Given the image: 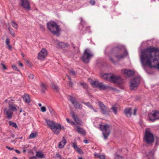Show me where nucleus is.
I'll use <instances>...</instances> for the list:
<instances>
[{
    "label": "nucleus",
    "instance_id": "nucleus-1",
    "mask_svg": "<svg viewBox=\"0 0 159 159\" xmlns=\"http://www.w3.org/2000/svg\"><path fill=\"white\" fill-rule=\"evenodd\" d=\"M113 52L116 54L115 57L116 58L119 59L124 58L128 55L127 50L125 49L124 46L121 45L114 48Z\"/></svg>",
    "mask_w": 159,
    "mask_h": 159
},
{
    "label": "nucleus",
    "instance_id": "nucleus-2",
    "mask_svg": "<svg viewBox=\"0 0 159 159\" xmlns=\"http://www.w3.org/2000/svg\"><path fill=\"white\" fill-rule=\"evenodd\" d=\"M102 78L106 80L113 83L121 84L123 82V79L120 76L112 75L111 74H105L102 76Z\"/></svg>",
    "mask_w": 159,
    "mask_h": 159
},
{
    "label": "nucleus",
    "instance_id": "nucleus-3",
    "mask_svg": "<svg viewBox=\"0 0 159 159\" xmlns=\"http://www.w3.org/2000/svg\"><path fill=\"white\" fill-rule=\"evenodd\" d=\"M47 125L52 129V131L56 134H58L60 132L61 129H63L64 127H61V125L58 124H56L53 121L48 120H45Z\"/></svg>",
    "mask_w": 159,
    "mask_h": 159
},
{
    "label": "nucleus",
    "instance_id": "nucleus-4",
    "mask_svg": "<svg viewBox=\"0 0 159 159\" xmlns=\"http://www.w3.org/2000/svg\"><path fill=\"white\" fill-rule=\"evenodd\" d=\"M48 29L54 35H58L60 30L59 26L54 22L50 21L47 24Z\"/></svg>",
    "mask_w": 159,
    "mask_h": 159
},
{
    "label": "nucleus",
    "instance_id": "nucleus-5",
    "mask_svg": "<svg viewBox=\"0 0 159 159\" xmlns=\"http://www.w3.org/2000/svg\"><path fill=\"white\" fill-rule=\"evenodd\" d=\"M154 138L153 134L149 131L146 130L145 132L143 140L147 144H151L154 142Z\"/></svg>",
    "mask_w": 159,
    "mask_h": 159
},
{
    "label": "nucleus",
    "instance_id": "nucleus-6",
    "mask_svg": "<svg viewBox=\"0 0 159 159\" xmlns=\"http://www.w3.org/2000/svg\"><path fill=\"white\" fill-rule=\"evenodd\" d=\"M110 126L108 124L105 125H100V129L102 131L103 137L106 139L109 135L110 131Z\"/></svg>",
    "mask_w": 159,
    "mask_h": 159
},
{
    "label": "nucleus",
    "instance_id": "nucleus-7",
    "mask_svg": "<svg viewBox=\"0 0 159 159\" xmlns=\"http://www.w3.org/2000/svg\"><path fill=\"white\" fill-rule=\"evenodd\" d=\"M93 53L89 49H86L82 57L83 61L86 63L89 62L91 57L93 56Z\"/></svg>",
    "mask_w": 159,
    "mask_h": 159
},
{
    "label": "nucleus",
    "instance_id": "nucleus-8",
    "mask_svg": "<svg viewBox=\"0 0 159 159\" xmlns=\"http://www.w3.org/2000/svg\"><path fill=\"white\" fill-rule=\"evenodd\" d=\"M140 81V79L139 77H135L130 82V89L132 90L136 89L139 85Z\"/></svg>",
    "mask_w": 159,
    "mask_h": 159
},
{
    "label": "nucleus",
    "instance_id": "nucleus-9",
    "mask_svg": "<svg viewBox=\"0 0 159 159\" xmlns=\"http://www.w3.org/2000/svg\"><path fill=\"white\" fill-rule=\"evenodd\" d=\"M91 84L93 87H98L101 90H105L109 87L108 86L102 83H100L96 81H92Z\"/></svg>",
    "mask_w": 159,
    "mask_h": 159
},
{
    "label": "nucleus",
    "instance_id": "nucleus-10",
    "mask_svg": "<svg viewBox=\"0 0 159 159\" xmlns=\"http://www.w3.org/2000/svg\"><path fill=\"white\" fill-rule=\"evenodd\" d=\"M69 98L70 101L74 106L75 108L79 109L82 108V105L80 104L79 102L72 97L69 96Z\"/></svg>",
    "mask_w": 159,
    "mask_h": 159
},
{
    "label": "nucleus",
    "instance_id": "nucleus-11",
    "mask_svg": "<svg viewBox=\"0 0 159 159\" xmlns=\"http://www.w3.org/2000/svg\"><path fill=\"white\" fill-rule=\"evenodd\" d=\"M149 120L152 122H154L159 119V111H155L152 114L148 115Z\"/></svg>",
    "mask_w": 159,
    "mask_h": 159
},
{
    "label": "nucleus",
    "instance_id": "nucleus-12",
    "mask_svg": "<svg viewBox=\"0 0 159 159\" xmlns=\"http://www.w3.org/2000/svg\"><path fill=\"white\" fill-rule=\"evenodd\" d=\"M98 105L101 109V113L103 114H107L109 111V110L107 107L101 102H98Z\"/></svg>",
    "mask_w": 159,
    "mask_h": 159
},
{
    "label": "nucleus",
    "instance_id": "nucleus-13",
    "mask_svg": "<svg viewBox=\"0 0 159 159\" xmlns=\"http://www.w3.org/2000/svg\"><path fill=\"white\" fill-rule=\"evenodd\" d=\"M11 101H14V100L12 99H11L10 100H8L7 99H6L5 101L6 102L8 103L9 109L12 112L17 111V110L16 108V105L14 104L13 103L11 102Z\"/></svg>",
    "mask_w": 159,
    "mask_h": 159
},
{
    "label": "nucleus",
    "instance_id": "nucleus-14",
    "mask_svg": "<svg viewBox=\"0 0 159 159\" xmlns=\"http://www.w3.org/2000/svg\"><path fill=\"white\" fill-rule=\"evenodd\" d=\"M47 55V51L45 49L43 48L38 54V59L40 60H43L44 59Z\"/></svg>",
    "mask_w": 159,
    "mask_h": 159
},
{
    "label": "nucleus",
    "instance_id": "nucleus-15",
    "mask_svg": "<svg viewBox=\"0 0 159 159\" xmlns=\"http://www.w3.org/2000/svg\"><path fill=\"white\" fill-rule=\"evenodd\" d=\"M20 1L21 6L27 10H29L30 9V3L28 0H20Z\"/></svg>",
    "mask_w": 159,
    "mask_h": 159
},
{
    "label": "nucleus",
    "instance_id": "nucleus-16",
    "mask_svg": "<svg viewBox=\"0 0 159 159\" xmlns=\"http://www.w3.org/2000/svg\"><path fill=\"white\" fill-rule=\"evenodd\" d=\"M4 114L6 116L8 120L11 119L12 117V115L13 114V112L10 110L9 108H6L4 110Z\"/></svg>",
    "mask_w": 159,
    "mask_h": 159
},
{
    "label": "nucleus",
    "instance_id": "nucleus-17",
    "mask_svg": "<svg viewBox=\"0 0 159 159\" xmlns=\"http://www.w3.org/2000/svg\"><path fill=\"white\" fill-rule=\"evenodd\" d=\"M122 73L126 75L127 76H130L134 75V71L132 70L125 69L121 70Z\"/></svg>",
    "mask_w": 159,
    "mask_h": 159
},
{
    "label": "nucleus",
    "instance_id": "nucleus-18",
    "mask_svg": "<svg viewBox=\"0 0 159 159\" xmlns=\"http://www.w3.org/2000/svg\"><path fill=\"white\" fill-rule=\"evenodd\" d=\"M23 98L24 101L26 103L29 104L30 102V98L28 94H25L23 96Z\"/></svg>",
    "mask_w": 159,
    "mask_h": 159
},
{
    "label": "nucleus",
    "instance_id": "nucleus-19",
    "mask_svg": "<svg viewBox=\"0 0 159 159\" xmlns=\"http://www.w3.org/2000/svg\"><path fill=\"white\" fill-rule=\"evenodd\" d=\"M72 147L74 148V149L78 153L81 154L82 152L81 150L78 147L76 143L75 142H71Z\"/></svg>",
    "mask_w": 159,
    "mask_h": 159
},
{
    "label": "nucleus",
    "instance_id": "nucleus-20",
    "mask_svg": "<svg viewBox=\"0 0 159 159\" xmlns=\"http://www.w3.org/2000/svg\"><path fill=\"white\" fill-rule=\"evenodd\" d=\"M66 143V140L64 137L62 138V140L59 143L58 147L59 148H62Z\"/></svg>",
    "mask_w": 159,
    "mask_h": 159
},
{
    "label": "nucleus",
    "instance_id": "nucleus-21",
    "mask_svg": "<svg viewBox=\"0 0 159 159\" xmlns=\"http://www.w3.org/2000/svg\"><path fill=\"white\" fill-rule=\"evenodd\" d=\"M131 108H125L124 110L125 113L128 117H131Z\"/></svg>",
    "mask_w": 159,
    "mask_h": 159
},
{
    "label": "nucleus",
    "instance_id": "nucleus-22",
    "mask_svg": "<svg viewBox=\"0 0 159 159\" xmlns=\"http://www.w3.org/2000/svg\"><path fill=\"white\" fill-rule=\"evenodd\" d=\"M77 131L79 134L83 135L85 134V132L84 130L80 127L79 126H78L76 128Z\"/></svg>",
    "mask_w": 159,
    "mask_h": 159
},
{
    "label": "nucleus",
    "instance_id": "nucleus-23",
    "mask_svg": "<svg viewBox=\"0 0 159 159\" xmlns=\"http://www.w3.org/2000/svg\"><path fill=\"white\" fill-rule=\"evenodd\" d=\"M58 48H67L69 47V44L66 43H64V42H59L58 43Z\"/></svg>",
    "mask_w": 159,
    "mask_h": 159
},
{
    "label": "nucleus",
    "instance_id": "nucleus-24",
    "mask_svg": "<svg viewBox=\"0 0 159 159\" xmlns=\"http://www.w3.org/2000/svg\"><path fill=\"white\" fill-rule=\"evenodd\" d=\"M52 87L55 91L57 92H58L59 91V87L56 84H52Z\"/></svg>",
    "mask_w": 159,
    "mask_h": 159
},
{
    "label": "nucleus",
    "instance_id": "nucleus-25",
    "mask_svg": "<svg viewBox=\"0 0 159 159\" xmlns=\"http://www.w3.org/2000/svg\"><path fill=\"white\" fill-rule=\"evenodd\" d=\"M40 87L42 91L43 92H44L47 89L46 85L43 83H41L40 84Z\"/></svg>",
    "mask_w": 159,
    "mask_h": 159
},
{
    "label": "nucleus",
    "instance_id": "nucleus-26",
    "mask_svg": "<svg viewBox=\"0 0 159 159\" xmlns=\"http://www.w3.org/2000/svg\"><path fill=\"white\" fill-rule=\"evenodd\" d=\"M10 24L12 27L15 29H17L18 27V25L15 21H11Z\"/></svg>",
    "mask_w": 159,
    "mask_h": 159
},
{
    "label": "nucleus",
    "instance_id": "nucleus-27",
    "mask_svg": "<svg viewBox=\"0 0 159 159\" xmlns=\"http://www.w3.org/2000/svg\"><path fill=\"white\" fill-rule=\"evenodd\" d=\"M94 155L96 157L99 158L100 159H105V156L102 155L98 154V153H95Z\"/></svg>",
    "mask_w": 159,
    "mask_h": 159
},
{
    "label": "nucleus",
    "instance_id": "nucleus-28",
    "mask_svg": "<svg viewBox=\"0 0 159 159\" xmlns=\"http://www.w3.org/2000/svg\"><path fill=\"white\" fill-rule=\"evenodd\" d=\"M10 41L9 39H6V44L7 46V48L9 50H11V47L10 44Z\"/></svg>",
    "mask_w": 159,
    "mask_h": 159
},
{
    "label": "nucleus",
    "instance_id": "nucleus-29",
    "mask_svg": "<svg viewBox=\"0 0 159 159\" xmlns=\"http://www.w3.org/2000/svg\"><path fill=\"white\" fill-rule=\"evenodd\" d=\"M36 156L37 157L41 158L44 157L43 154L40 152H36Z\"/></svg>",
    "mask_w": 159,
    "mask_h": 159
},
{
    "label": "nucleus",
    "instance_id": "nucleus-30",
    "mask_svg": "<svg viewBox=\"0 0 159 159\" xmlns=\"http://www.w3.org/2000/svg\"><path fill=\"white\" fill-rule=\"evenodd\" d=\"M73 118L74 120L75 121L79 124H80V121L79 118L78 116L76 115L75 116L73 117Z\"/></svg>",
    "mask_w": 159,
    "mask_h": 159
},
{
    "label": "nucleus",
    "instance_id": "nucleus-31",
    "mask_svg": "<svg viewBox=\"0 0 159 159\" xmlns=\"http://www.w3.org/2000/svg\"><path fill=\"white\" fill-rule=\"evenodd\" d=\"M9 124L10 126H11L15 128H16L17 127V126L16 124L14 122H12L11 121H9Z\"/></svg>",
    "mask_w": 159,
    "mask_h": 159
},
{
    "label": "nucleus",
    "instance_id": "nucleus-32",
    "mask_svg": "<svg viewBox=\"0 0 159 159\" xmlns=\"http://www.w3.org/2000/svg\"><path fill=\"white\" fill-rule=\"evenodd\" d=\"M8 29L11 35L13 37H15V35L13 30L12 29H10V28H8Z\"/></svg>",
    "mask_w": 159,
    "mask_h": 159
},
{
    "label": "nucleus",
    "instance_id": "nucleus-33",
    "mask_svg": "<svg viewBox=\"0 0 159 159\" xmlns=\"http://www.w3.org/2000/svg\"><path fill=\"white\" fill-rule=\"evenodd\" d=\"M148 157L149 159H153V153L151 152L148 155Z\"/></svg>",
    "mask_w": 159,
    "mask_h": 159
},
{
    "label": "nucleus",
    "instance_id": "nucleus-34",
    "mask_svg": "<svg viewBox=\"0 0 159 159\" xmlns=\"http://www.w3.org/2000/svg\"><path fill=\"white\" fill-rule=\"evenodd\" d=\"M83 103L85 105L87 106L88 107H89V108L91 109H93V108L92 106H91V104L89 102H83Z\"/></svg>",
    "mask_w": 159,
    "mask_h": 159
},
{
    "label": "nucleus",
    "instance_id": "nucleus-35",
    "mask_svg": "<svg viewBox=\"0 0 159 159\" xmlns=\"http://www.w3.org/2000/svg\"><path fill=\"white\" fill-rule=\"evenodd\" d=\"M36 134L35 133H31L29 137V139H33L36 136Z\"/></svg>",
    "mask_w": 159,
    "mask_h": 159
},
{
    "label": "nucleus",
    "instance_id": "nucleus-36",
    "mask_svg": "<svg viewBox=\"0 0 159 159\" xmlns=\"http://www.w3.org/2000/svg\"><path fill=\"white\" fill-rule=\"evenodd\" d=\"M89 2L92 5H94L95 4V0H90Z\"/></svg>",
    "mask_w": 159,
    "mask_h": 159
},
{
    "label": "nucleus",
    "instance_id": "nucleus-37",
    "mask_svg": "<svg viewBox=\"0 0 159 159\" xmlns=\"http://www.w3.org/2000/svg\"><path fill=\"white\" fill-rule=\"evenodd\" d=\"M70 75H75V73L74 71L72 70L71 69L70 70Z\"/></svg>",
    "mask_w": 159,
    "mask_h": 159
},
{
    "label": "nucleus",
    "instance_id": "nucleus-38",
    "mask_svg": "<svg viewBox=\"0 0 159 159\" xmlns=\"http://www.w3.org/2000/svg\"><path fill=\"white\" fill-rule=\"evenodd\" d=\"M80 84L85 89L87 88L88 87L87 85L85 83H81Z\"/></svg>",
    "mask_w": 159,
    "mask_h": 159
},
{
    "label": "nucleus",
    "instance_id": "nucleus-39",
    "mask_svg": "<svg viewBox=\"0 0 159 159\" xmlns=\"http://www.w3.org/2000/svg\"><path fill=\"white\" fill-rule=\"evenodd\" d=\"M48 109L49 111L52 114H54V111H53L52 108V107H48Z\"/></svg>",
    "mask_w": 159,
    "mask_h": 159
},
{
    "label": "nucleus",
    "instance_id": "nucleus-40",
    "mask_svg": "<svg viewBox=\"0 0 159 159\" xmlns=\"http://www.w3.org/2000/svg\"><path fill=\"white\" fill-rule=\"evenodd\" d=\"M115 159H123L122 157L118 155H116Z\"/></svg>",
    "mask_w": 159,
    "mask_h": 159
},
{
    "label": "nucleus",
    "instance_id": "nucleus-41",
    "mask_svg": "<svg viewBox=\"0 0 159 159\" xmlns=\"http://www.w3.org/2000/svg\"><path fill=\"white\" fill-rule=\"evenodd\" d=\"M111 109L112 110V111L114 112L115 114H116L117 113V110L116 109V107H112L111 108Z\"/></svg>",
    "mask_w": 159,
    "mask_h": 159
},
{
    "label": "nucleus",
    "instance_id": "nucleus-42",
    "mask_svg": "<svg viewBox=\"0 0 159 159\" xmlns=\"http://www.w3.org/2000/svg\"><path fill=\"white\" fill-rule=\"evenodd\" d=\"M28 77L31 79H32L34 78V75L32 74H30L28 75Z\"/></svg>",
    "mask_w": 159,
    "mask_h": 159
},
{
    "label": "nucleus",
    "instance_id": "nucleus-43",
    "mask_svg": "<svg viewBox=\"0 0 159 159\" xmlns=\"http://www.w3.org/2000/svg\"><path fill=\"white\" fill-rule=\"evenodd\" d=\"M41 111L42 112H44L46 111V109L44 107H42L41 108Z\"/></svg>",
    "mask_w": 159,
    "mask_h": 159
},
{
    "label": "nucleus",
    "instance_id": "nucleus-44",
    "mask_svg": "<svg viewBox=\"0 0 159 159\" xmlns=\"http://www.w3.org/2000/svg\"><path fill=\"white\" fill-rule=\"evenodd\" d=\"M56 158H60V159H61V156L59 155L58 153H57L56 154Z\"/></svg>",
    "mask_w": 159,
    "mask_h": 159
},
{
    "label": "nucleus",
    "instance_id": "nucleus-45",
    "mask_svg": "<svg viewBox=\"0 0 159 159\" xmlns=\"http://www.w3.org/2000/svg\"><path fill=\"white\" fill-rule=\"evenodd\" d=\"M1 65L2 66V68L4 70H5L7 69V68L6 66H5L3 64L1 63Z\"/></svg>",
    "mask_w": 159,
    "mask_h": 159
},
{
    "label": "nucleus",
    "instance_id": "nucleus-46",
    "mask_svg": "<svg viewBox=\"0 0 159 159\" xmlns=\"http://www.w3.org/2000/svg\"><path fill=\"white\" fill-rule=\"evenodd\" d=\"M70 113H71L73 118L76 116L75 114V112L73 111H71L70 112Z\"/></svg>",
    "mask_w": 159,
    "mask_h": 159
},
{
    "label": "nucleus",
    "instance_id": "nucleus-47",
    "mask_svg": "<svg viewBox=\"0 0 159 159\" xmlns=\"http://www.w3.org/2000/svg\"><path fill=\"white\" fill-rule=\"evenodd\" d=\"M12 68L15 70H17V68L16 66H12Z\"/></svg>",
    "mask_w": 159,
    "mask_h": 159
},
{
    "label": "nucleus",
    "instance_id": "nucleus-48",
    "mask_svg": "<svg viewBox=\"0 0 159 159\" xmlns=\"http://www.w3.org/2000/svg\"><path fill=\"white\" fill-rule=\"evenodd\" d=\"M110 60L113 63L115 62V61L111 58V57H109Z\"/></svg>",
    "mask_w": 159,
    "mask_h": 159
},
{
    "label": "nucleus",
    "instance_id": "nucleus-49",
    "mask_svg": "<svg viewBox=\"0 0 159 159\" xmlns=\"http://www.w3.org/2000/svg\"><path fill=\"white\" fill-rule=\"evenodd\" d=\"M6 148H7V149H8L10 150H13V148H11L9 147H8V146H6Z\"/></svg>",
    "mask_w": 159,
    "mask_h": 159
},
{
    "label": "nucleus",
    "instance_id": "nucleus-50",
    "mask_svg": "<svg viewBox=\"0 0 159 159\" xmlns=\"http://www.w3.org/2000/svg\"><path fill=\"white\" fill-rule=\"evenodd\" d=\"M37 157L36 156H33L30 157V159H35Z\"/></svg>",
    "mask_w": 159,
    "mask_h": 159
},
{
    "label": "nucleus",
    "instance_id": "nucleus-51",
    "mask_svg": "<svg viewBox=\"0 0 159 159\" xmlns=\"http://www.w3.org/2000/svg\"><path fill=\"white\" fill-rule=\"evenodd\" d=\"M136 111H137L136 109L135 108L134 110V113H133V114L134 115H136Z\"/></svg>",
    "mask_w": 159,
    "mask_h": 159
},
{
    "label": "nucleus",
    "instance_id": "nucleus-52",
    "mask_svg": "<svg viewBox=\"0 0 159 159\" xmlns=\"http://www.w3.org/2000/svg\"><path fill=\"white\" fill-rule=\"evenodd\" d=\"M72 84H73L72 82H71V81H70V82L69 84V85L71 87H72Z\"/></svg>",
    "mask_w": 159,
    "mask_h": 159
},
{
    "label": "nucleus",
    "instance_id": "nucleus-53",
    "mask_svg": "<svg viewBox=\"0 0 159 159\" xmlns=\"http://www.w3.org/2000/svg\"><path fill=\"white\" fill-rule=\"evenodd\" d=\"M40 27L42 29V30H44V26H43V25H40Z\"/></svg>",
    "mask_w": 159,
    "mask_h": 159
},
{
    "label": "nucleus",
    "instance_id": "nucleus-54",
    "mask_svg": "<svg viewBox=\"0 0 159 159\" xmlns=\"http://www.w3.org/2000/svg\"><path fill=\"white\" fill-rule=\"evenodd\" d=\"M15 151L16 152V153H18V154H20V151L17 150H15Z\"/></svg>",
    "mask_w": 159,
    "mask_h": 159
},
{
    "label": "nucleus",
    "instance_id": "nucleus-55",
    "mask_svg": "<svg viewBox=\"0 0 159 159\" xmlns=\"http://www.w3.org/2000/svg\"><path fill=\"white\" fill-rule=\"evenodd\" d=\"M84 142L85 143H89L88 141L87 140H84Z\"/></svg>",
    "mask_w": 159,
    "mask_h": 159
},
{
    "label": "nucleus",
    "instance_id": "nucleus-56",
    "mask_svg": "<svg viewBox=\"0 0 159 159\" xmlns=\"http://www.w3.org/2000/svg\"><path fill=\"white\" fill-rule=\"evenodd\" d=\"M19 65L21 67L23 66V65L22 63H19Z\"/></svg>",
    "mask_w": 159,
    "mask_h": 159
},
{
    "label": "nucleus",
    "instance_id": "nucleus-57",
    "mask_svg": "<svg viewBox=\"0 0 159 159\" xmlns=\"http://www.w3.org/2000/svg\"><path fill=\"white\" fill-rule=\"evenodd\" d=\"M70 123L72 125H75V123L73 121H71Z\"/></svg>",
    "mask_w": 159,
    "mask_h": 159
},
{
    "label": "nucleus",
    "instance_id": "nucleus-58",
    "mask_svg": "<svg viewBox=\"0 0 159 159\" xmlns=\"http://www.w3.org/2000/svg\"><path fill=\"white\" fill-rule=\"evenodd\" d=\"M66 120L68 123H70V121L68 118H66Z\"/></svg>",
    "mask_w": 159,
    "mask_h": 159
},
{
    "label": "nucleus",
    "instance_id": "nucleus-59",
    "mask_svg": "<svg viewBox=\"0 0 159 159\" xmlns=\"http://www.w3.org/2000/svg\"><path fill=\"white\" fill-rule=\"evenodd\" d=\"M158 145V140H157V141L156 142V143H155V145L156 146H157Z\"/></svg>",
    "mask_w": 159,
    "mask_h": 159
},
{
    "label": "nucleus",
    "instance_id": "nucleus-60",
    "mask_svg": "<svg viewBox=\"0 0 159 159\" xmlns=\"http://www.w3.org/2000/svg\"><path fill=\"white\" fill-rule=\"evenodd\" d=\"M38 105H39V107H41V106H42V104H41V103H39V104H38Z\"/></svg>",
    "mask_w": 159,
    "mask_h": 159
},
{
    "label": "nucleus",
    "instance_id": "nucleus-61",
    "mask_svg": "<svg viewBox=\"0 0 159 159\" xmlns=\"http://www.w3.org/2000/svg\"><path fill=\"white\" fill-rule=\"evenodd\" d=\"M13 159H17V158L15 157H14L13 158Z\"/></svg>",
    "mask_w": 159,
    "mask_h": 159
},
{
    "label": "nucleus",
    "instance_id": "nucleus-62",
    "mask_svg": "<svg viewBox=\"0 0 159 159\" xmlns=\"http://www.w3.org/2000/svg\"><path fill=\"white\" fill-rule=\"evenodd\" d=\"M26 152V150L25 149H24L23 150V152L25 153Z\"/></svg>",
    "mask_w": 159,
    "mask_h": 159
},
{
    "label": "nucleus",
    "instance_id": "nucleus-63",
    "mask_svg": "<svg viewBox=\"0 0 159 159\" xmlns=\"http://www.w3.org/2000/svg\"><path fill=\"white\" fill-rule=\"evenodd\" d=\"M68 78L69 80H71V78H70V77L69 76H68Z\"/></svg>",
    "mask_w": 159,
    "mask_h": 159
},
{
    "label": "nucleus",
    "instance_id": "nucleus-64",
    "mask_svg": "<svg viewBox=\"0 0 159 159\" xmlns=\"http://www.w3.org/2000/svg\"><path fill=\"white\" fill-rule=\"evenodd\" d=\"M78 159H83L82 157H79Z\"/></svg>",
    "mask_w": 159,
    "mask_h": 159
}]
</instances>
